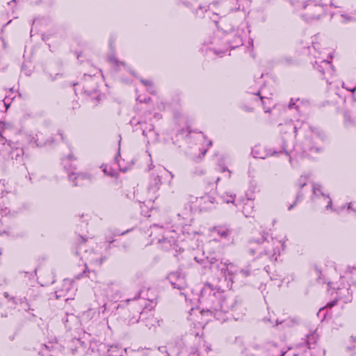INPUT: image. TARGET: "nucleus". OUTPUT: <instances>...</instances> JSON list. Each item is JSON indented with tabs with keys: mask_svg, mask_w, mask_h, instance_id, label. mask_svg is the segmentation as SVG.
Listing matches in <instances>:
<instances>
[{
	"mask_svg": "<svg viewBox=\"0 0 356 356\" xmlns=\"http://www.w3.org/2000/svg\"><path fill=\"white\" fill-rule=\"evenodd\" d=\"M22 149L14 147L13 146V149H11L7 159H17V158L19 157L22 154Z\"/></svg>",
	"mask_w": 356,
	"mask_h": 356,
	"instance_id": "f8f14e48",
	"label": "nucleus"
},
{
	"mask_svg": "<svg viewBox=\"0 0 356 356\" xmlns=\"http://www.w3.org/2000/svg\"><path fill=\"white\" fill-rule=\"evenodd\" d=\"M325 79H326V82H327L328 84H330V83H331V82L329 81V79H328L325 78Z\"/></svg>",
	"mask_w": 356,
	"mask_h": 356,
	"instance_id": "f704fd0d",
	"label": "nucleus"
},
{
	"mask_svg": "<svg viewBox=\"0 0 356 356\" xmlns=\"http://www.w3.org/2000/svg\"><path fill=\"white\" fill-rule=\"evenodd\" d=\"M342 87L346 90L352 92L353 93H354L356 91V86L353 88H348L345 85V83H343Z\"/></svg>",
	"mask_w": 356,
	"mask_h": 356,
	"instance_id": "4be33fe9",
	"label": "nucleus"
},
{
	"mask_svg": "<svg viewBox=\"0 0 356 356\" xmlns=\"http://www.w3.org/2000/svg\"><path fill=\"white\" fill-rule=\"evenodd\" d=\"M308 181H309L308 176H307V175H302V176H300V177L297 181L296 185L298 187H300V188H302V187H304L305 186L307 185V183L308 182Z\"/></svg>",
	"mask_w": 356,
	"mask_h": 356,
	"instance_id": "2eb2a0df",
	"label": "nucleus"
},
{
	"mask_svg": "<svg viewBox=\"0 0 356 356\" xmlns=\"http://www.w3.org/2000/svg\"><path fill=\"white\" fill-rule=\"evenodd\" d=\"M350 341H351V342H356V338L354 337H350Z\"/></svg>",
	"mask_w": 356,
	"mask_h": 356,
	"instance_id": "72a5a7b5",
	"label": "nucleus"
},
{
	"mask_svg": "<svg viewBox=\"0 0 356 356\" xmlns=\"http://www.w3.org/2000/svg\"><path fill=\"white\" fill-rule=\"evenodd\" d=\"M1 254V250L0 249V255Z\"/></svg>",
	"mask_w": 356,
	"mask_h": 356,
	"instance_id": "4c0bfd02",
	"label": "nucleus"
},
{
	"mask_svg": "<svg viewBox=\"0 0 356 356\" xmlns=\"http://www.w3.org/2000/svg\"><path fill=\"white\" fill-rule=\"evenodd\" d=\"M279 129H280V131L282 134H283L282 136V138L284 140L286 139L287 138V134H288V129H289V126L287 124H279Z\"/></svg>",
	"mask_w": 356,
	"mask_h": 356,
	"instance_id": "dca6fc26",
	"label": "nucleus"
},
{
	"mask_svg": "<svg viewBox=\"0 0 356 356\" xmlns=\"http://www.w3.org/2000/svg\"><path fill=\"white\" fill-rule=\"evenodd\" d=\"M332 58L330 53L328 54L327 58H325L323 56L319 57V60H316L314 64V67L316 69L318 72L322 73L323 74H332L334 72V69L329 59Z\"/></svg>",
	"mask_w": 356,
	"mask_h": 356,
	"instance_id": "0eeeda50",
	"label": "nucleus"
},
{
	"mask_svg": "<svg viewBox=\"0 0 356 356\" xmlns=\"http://www.w3.org/2000/svg\"><path fill=\"white\" fill-rule=\"evenodd\" d=\"M218 170L221 172H227V177L229 178V179L231 177L232 171L229 170V169H227L225 166H224V165H219Z\"/></svg>",
	"mask_w": 356,
	"mask_h": 356,
	"instance_id": "aec40b11",
	"label": "nucleus"
},
{
	"mask_svg": "<svg viewBox=\"0 0 356 356\" xmlns=\"http://www.w3.org/2000/svg\"><path fill=\"white\" fill-rule=\"evenodd\" d=\"M334 305V303L330 304V307H332Z\"/></svg>",
	"mask_w": 356,
	"mask_h": 356,
	"instance_id": "e433bc0d",
	"label": "nucleus"
},
{
	"mask_svg": "<svg viewBox=\"0 0 356 356\" xmlns=\"http://www.w3.org/2000/svg\"><path fill=\"white\" fill-rule=\"evenodd\" d=\"M231 231L226 227L218 226L210 231V237L212 241L225 243L229 241Z\"/></svg>",
	"mask_w": 356,
	"mask_h": 356,
	"instance_id": "423d86ee",
	"label": "nucleus"
},
{
	"mask_svg": "<svg viewBox=\"0 0 356 356\" xmlns=\"http://www.w3.org/2000/svg\"><path fill=\"white\" fill-rule=\"evenodd\" d=\"M282 152H278L274 151V152H270V153L267 154H266V155H265V156H260L259 157H260V158H261V159H264V158H265V156H268V155H277V154H282Z\"/></svg>",
	"mask_w": 356,
	"mask_h": 356,
	"instance_id": "b1692460",
	"label": "nucleus"
},
{
	"mask_svg": "<svg viewBox=\"0 0 356 356\" xmlns=\"http://www.w3.org/2000/svg\"><path fill=\"white\" fill-rule=\"evenodd\" d=\"M141 82L147 88V90L149 91V92L153 93L154 92V86L152 85V83L149 80H141Z\"/></svg>",
	"mask_w": 356,
	"mask_h": 356,
	"instance_id": "f3484780",
	"label": "nucleus"
},
{
	"mask_svg": "<svg viewBox=\"0 0 356 356\" xmlns=\"http://www.w3.org/2000/svg\"><path fill=\"white\" fill-rule=\"evenodd\" d=\"M291 5L294 12L302 10L301 15L307 22L318 19L324 13V8L314 0H292Z\"/></svg>",
	"mask_w": 356,
	"mask_h": 356,
	"instance_id": "f257e3e1",
	"label": "nucleus"
},
{
	"mask_svg": "<svg viewBox=\"0 0 356 356\" xmlns=\"http://www.w3.org/2000/svg\"><path fill=\"white\" fill-rule=\"evenodd\" d=\"M305 343L308 346L309 348H311L312 345H314L318 340L319 334L317 330L311 331L309 334H306Z\"/></svg>",
	"mask_w": 356,
	"mask_h": 356,
	"instance_id": "9b49d317",
	"label": "nucleus"
},
{
	"mask_svg": "<svg viewBox=\"0 0 356 356\" xmlns=\"http://www.w3.org/2000/svg\"><path fill=\"white\" fill-rule=\"evenodd\" d=\"M239 16L238 20L234 22V24H225L222 29L227 34V40L232 48H235L240 46L243 43V37L245 32V24L243 23L245 19V13L243 11H239L238 13Z\"/></svg>",
	"mask_w": 356,
	"mask_h": 356,
	"instance_id": "f03ea898",
	"label": "nucleus"
},
{
	"mask_svg": "<svg viewBox=\"0 0 356 356\" xmlns=\"http://www.w3.org/2000/svg\"><path fill=\"white\" fill-rule=\"evenodd\" d=\"M253 212V205L252 202L248 201V202L245 203L243 209V213L245 217H249L252 215Z\"/></svg>",
	"mask_w": 356,
	"mask_h": 356,
	"instance_id": "ddd939ff",
	"label": "nucleus"
},
{
	"mask_svg": "<svg viewBox=\"0 0 356 356\" xmlns=\"http://www.w3.org/2000/svg\"><path fill=\"white\" fill-rule=\"evenodd\" d=\"M185 238L178 236L175 230L165 231L162 238H159L158 241L161 243L162 248L166 250H175L176 252L184 249L179 246L178 243L184 241Z\"/></svg>",
	"mask_w": 356,
	"mask_h": 356,
	"instance_id": "7ed1b4c3",
	"label": "nucleus"
},
{
	"mask_svg": "<svg viewBox=\"0 0 356 356\" xmlns=\"http://www.w3.org/2000/svg\"><path fill=\"white\" fill-rule=\"evenodd\" d=\"M286 141H284V144H283V148H284V153L285 154L286 156H288L289 153L288 152L286 151Z\"/></svg>",
	"mask_w": 356,
	"mask_h": 356,
	"instance_id": "cd10ccee",
	"label": "nucleus"
},
{
	"mask_svg": "<svg viewBox=\"0 0 356 356\" xmlns=\"http://www.w3.org/2000/svg\"><path fill=\"white\" fill-rule=\"evenodd\" d=\"M321 148L318 147H311V149H314L316 152L319 151Z\"/></svg>",
	"mask_w": 356,
	"mask_h": 356,
	"instance_id": "2f4dec72",
	"label": "nucleus"
},
{
	"mask_svg": "<svg viewBox=\"0 0 356 356\" xmlns=\"http://www.w3.org/2000/svg\"><path fill=\"white\" fill-rule=\"evenodd\" d=\"M350 117L351 116H350V113H346L345 114L346 122H347L350 121L351 123L355 124V122L351 120Z\"/></svg>",
	"mask_w": 356,
	"mask_h": 356,
	"instance_id": "393cba45",
	"label": "nucleus"
},
{
	"mask_svg": "<svg viewBox=\"0 0 356 356\" xmlns=\"http://www.w3.org/2000/svg\"><path fill=\"white\" fill-rule=\"evenodd\" d=\"M38 139H35L34 138H32L31 142L35 143L37 145H40V143L38 142Z\"/></svg>",
	"mask_w": 356,
	"mask_h": 356,
	"instance_id": "c756f323",
	"label": "nucleus"
},
{
	"mask_svg": "<svg viewBox=\"0 0 356 356\" xmlns=\"http://www.w3.org/2000/svg\"><path fill=\"white\" fill-rule=\"evenodd\" d=\"M168 279L174 288H177L179 290L184 289L186 284L184 277L178 275L177 273H170L168 276Z\"/></svg>",
	"mask_w": 356,
	"mask_h": 356,
	"instance_id": "9d476101",
	"label": "nucleus"
},
{
	"mask_svg": "<svg viewBox=\"0 0 356 356\" xmlns=\"http://www.w3.org/2000/svg\"><path fill=\"white\" fill-rule=\"evenodd\" d=\"M260 99L264 105V108L265 109V112L266 113L270 112L269 108H267L266 107V104L270 103V101H271L270 99L268 97H264L263 96H260Z\"/></svg>",
	"mask_w": 356,
	"mask_h": 356,
	"instance_id": "6ab92c4d",
	"label": "nucleus"
},
{
	"mask_svg": "<svg viewBox=\"0 0 356 356\" xmlns=\"http://www.w3.org/2000/svg\"><path fill=\"white\" fill-rule=\"evenodd\" d=\"M164 170L170 175V180L169 181V184H171V181L172 180V179L174 178V175L172 174V172L167 170L166 169H164Z\"/></svg>",
	"mask_w": 356,
	"mask_h": 356,
	"instance_id": "bb28decb",
	"label": "nucleus"
},
{
	"mask_svg": "<svg viewBox=\"0 0 356 356\" xmlns=\"http://www.w3.org/2000/svg\"><path fill=\"white\" fill-rule=\"evenodd\" d=\"M102 168H103V171L106 175H108L111 177L116 176L117 172L115 171H114L113 170H112L111 168H108L106 165L102 166Z\"/></svg>",
	"mask_w": 356,
	"mask_h": 356,
	"instance_id": "a211bd4d",
	"label": "nucleus"
},
{
	"mask_svg": "<svg viewBox=\"0 0 356 356\" xmlns=\"http://www.w3.org/2000/svg\"><path fill=\"white\" fill-rule=\"evenodd\" d=\"M234 197H235V195H231L229 196V198L227 199V200H225V202L226 203H229V202H232V204H234Z\"/></svg>",
	"mask_w": 356,
	"mask_h": 356,
	"instance_id": "5701e85b",
	"label": "nucleus"
},
{
	"mask_svg": "<svg viewBox=\"0 0 356 356\" xmlns=\"http://www.w3.org/2000/svg\"><path fill=\"white\" fill-rule=\"evenodd\" d=\"M341 18L342 23H347L349 22L355 21L356 20V12L354 13H352L351 15L341 14Z\"/></svg>",
	"mask_w": 356,
	"mask_h": 356,
	"instance_id": "4468645a",
	"label": "nucleus"
},
{
	"mask_svg": "<svg viewBox=\"0 0 356 356\" xmlns=\"http://www.w3.org/2000/svg\"><path fill=\"white\" fill-rule=\"evenodd\" d=\"M1 225V222L0 221V225Z\"/></svg>",
	"mask_w": 356,
	"mask_h": 356,
	"instance_id": "58836bf2",
	"label": "nucleus"
},
{
	"mask_svg": "<svg viewBox=\"0 0 356 356\" xmlns=\"http://www.w3.org/2000/svg\"><path fill=\"white\" fill-rule=\"evenodd\" d=\"M213 260L214 259H212L210 261V264H211L210 268L212 269L213 268L220 269L221 271V273L222 274V275L225 277H227V273L230 275H232V274H234L236 273V266L234 264L227 263V262H225V263L220 262V264L215 265V261Z\"/></svg>",
	"mask_w": 356,
	"mask_h": 356,
	"instance_id": "6e6552de",
	"label": "nucleus"
},
{
	"mask_svg": "<svg viewBox=\"0 0 356 356\" xmlns=\"http://www.w3.org/2000/svg\"><path fill=\"white\" fill-rule=\"evenodd\" d=\"M290 108H291V111L292 110L298 111V106H295V104L292 102V99H291V106H290Z\"/></svg>",
	"mask_w": 356,
	"mask_h": 356,
	"instance_id": "a878e982",
	"label": "nucleus"
},
{
	"mask_svg": "<svg viewBox=\"0 0 356 356\" xmlns=\"http://www.w3.org/2000/svg\"><path fill=\"white\" fill-rule=\"evenodd\" d=\"M312 48L318 51L319 53V54L321 55L323 52L321 51V44L318 42H313V44H312Z\"/></svg>",
	"mask_w": 356,
	"mask_h": 356,
	"instance_id": "412c9836",
	"label": "nucleus"
},
{
	"mask_svg": "<svg viewBox=\"0 0 356 356\" xmlns=\"http://www.w3.org/2000/svg\"><path fill=\"white\" fill-rule=\"evenodd\" d=\"M68 177L74 186L83 185L85 181H90L91 179L90 175L83 172L76 173L72 172L69 173Z\"/></svg>",
	"mask_w": 356,
	"mask_h": 356,
	"instance_id": "1a4fd4ad",
	"label": "nucleus"
},
{
	"mask_svg": "<svg viewBox=\"0 0 356 356\" xmlns=\"http://www.w3.org/2000/svg\"><path fill=\"white\" fill-rule=\"evenodd\" d=\"M312 187L313 191L312 201L318 205H325L327 210L331 209L332 200L323 192L321 186L318 184L313 183Z\"/></svg>",
	"mask_w": 356,
	"mask_h": 356,
	"instance_id": "20e7f679",
	"label": "nucleus"
},
{
	"mask_svg": "<svg viewBox=\"0 0 356 356\" xmlns=\"http://www.w3.org/2000/svg\"><path fill=\"white\" fill-rule=\"evenodd\" d=\"M1 211H2V215H6L8 213V209L6 208L5 209H1Z\"/></svg>",
	"mask_w": 356,
	"mask_h": 356,
	"instance_id": "473e14b6",
	"label": "nucleus"
},
{
	"mask_svg": "<svg viewBox=\"0 0 356 356\" xmlns=\"http://www.w3.org/2000/svg\"><path fill=\"white\" fill-rule=\"evenodd\" d=\"M7 234H8V231L7 230H6V229L0 230V235Z\"/></svg>",
	"mask_w": 356,
	"mask_h": 356,
	"instance_id": "7c9ffc66",
	"label": "nucleus"
},
{
	"mask_svg": "<svg viewBox=\"0 0 356 356\" xmlns=\"http://www.w3.org/2000/svg\"><path fill=\"white\" fill-rule=\"evenodd\" d=\"M13 124L10 122H0V154L5 159H7L13 145L10 141L3 137V134L7 129H11Z\"/></svg>",
	"mask_w": 356,
	"mask_h": 356,
	"instance_id": "39448f33",
	"label": "nucleus"
},
{
	"mask_svg": "<svg viewBox=\"0 0 356 356\" xmlns=\"http://www.w3.org/2000/svg\"><path fill=\"white\" fill-rule=\"evenodd\" d=\"M206 153V150H204V152H202V155H204Z\"/></svg>",
	"mask_w": 356,
	"mask_h": 356,
	"instance_id": "c9c22d12",
	"label": "nucleus"
},
{
	"mask_svg": "<svg viewBox=\"0 0 356 356\" xmlns=\"http://www.w3.org/2000/svg\"><path fill=\"white\" fill-rule=\"evenodd\" d=\"M241 273L244 275V276H248L249 275V272L248 270H241Z\"/></svg>",
	"mask_w": 356,
	"mask_h": 356,
	"instance_id": "c85d7f7f",
	"label": "nucleus"
}]
</instances>
